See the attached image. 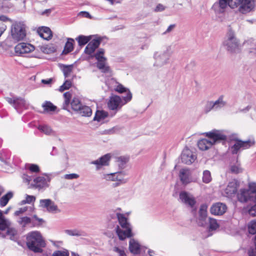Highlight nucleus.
<instances>
[{
	"label": "nucleus",
	"instance_id": "1",
	"mask_svg": "<svg viewBox=\"0 0 256 256\" xmlns=\"http://www.w3.org/2000/svg\"><path fill=\"white\" fill-rule=\"evenodd\" d=\"M255 5L254 0H218L214 3L212 9L215 14H219L224 13L230 6L232 9L238 8V12L246 14L254 10Z\"/></svg>",
	"mask_w": 256,
	"mask_h": 256
},
{
	"label": "nucleus",
	"instance_id": "2",
	"mask_svg": "<svg viewBox=\"0 0 256 256\" xmlns=\"http://www.w3.org/2000/svg\"><path fill=\"white\" fill-rule=\"evenodd\" d=\"M26 35L25 24L22 22H15L11 26L10 36L5 40L4 44L8 47L10 48L16 42L24 40Z\"/></svg>",
	"mask_w": 256,
	"mask_h": 256
},
{
	"label": "nucleus",
	"instance_id": "3",
	"mask_svg": "<svg viewBox=\"0 0 256 256\" xmlns=\"http://www.w3.org/2000/svg\"><path fill=\"white\" fill-rule=\"evenodd\" d=\"M237 196L240 202H250L254 204L248 209V213L253 216H256V183L250 182L248 189H241Z\"/></svg>",
	"mask_w": 256,
	"mask_h": 256
},
{
	"label": "nucleus",
	"instance_id": "4",
	"mask_svg": "<svg viewBox=\"0 0 256 256\" xmlns=\"http://www.w3.org/2000/svg\"><path fill=\"white\" fill-rule=\"evenodd\" d=\"M205 134L210 140L203 138L198 142V146L202 150H206L213 144L227 140L226 136L222 131L218 130H214L211 132L205 133Z\"/></svg>",
	"mask_w": 256,
	"mask_h": 256
},
{
	"label": "nucleus",
	"instance_id": "5",
	"mask_svg": "<svg viewBox=\"0 0 256 256\" xmlns=\"http://www.w3.org/2000/svg\"><path fill=\"white\" fill-rule=\"evenodd\" d=\"M26 246L34 252L42 253L43 252L42 248L46 246V243L40 232L33 231L27 234Z\"/></svg>",
	"mask_w": 256,
	"mask_h": 256
},
{
	"label": "nucleus",
	"instance_id": "6",
	"mask_svg": "<svg viewBox=\"0 0 256 256\" xmlns=\"http://www.w3.org/2000/svg\"><path fill=\"white\" fill-rule=\"evenodd\" d=\"M116 216L120 226H116V230L119 239L124 240L126 238L131 237L132 226L128 218L122 214L116 213Z\"/></svg>",
	"mask_w": 256,
	"mask_h": 256
},
{
	"label": "nucleus",
	"instance_id": "7",
	"mask_svg": "<svg viewBox=\"0 0 256 256\" xmlns=\"http://www.w3.org/2000/svg\"><path fill=\"white\" fill-rule=\"evenodd\" d=\"M10 222L3 216L2 210H0V237L5 238L8 236L11 240L16 241L18 240V232L14 228H9Z\"/></svg>",
	"mask_w": 256,
	"mask_h": 256
},
{
	"label": "nucleus",
	"instance_id": "8",
	"mask_svg": "<svg viewBox=\"0 0 256 256\" xmlns=\"http://www.w3.org/2000/svg\"><path fill=\"white\" fill-rule=\"evenodd\" d=\"M172 54L170 46H164L160 52H155L154 54V58L155 60L154 66L161 67L168 64Z\"/></svg>",
	"mask_w": 256,
	"mask_h": 256
},
{
	"label": "nucleus",
	"instance_id": "9",
	"mask_svg": "<svg viewBox=\"0 0 256 256\" xmlns=\"http://www.w3.org/2000/svg\"><path fill=\"white\" fill-rule=\"evenodd\" d=\"M132 98V94L128 92V95L121 98L120 96L114 95L110 98L108 103L110 110H114L116 112L121 109L122 107L130 102Z\"/></svg>",
	"mask_w": 256,
	"mask_h": 256
},
{
	"label": "nucleus",
	"instance_id": "10",
	"mask_svg": "<svg viewBox=\"0 0 256 256\" xmlns=\"http://www.w3.org/2000/svg\"><path fill=\"white\" fill-rule=\"evenodd\" d=\"M104 50L100 48L94 54V56L97 60L96 66L98 69L103 72L109 71L110 68L106 65V58L104 56Z\"/></svg>",
	"mask_w": 256,
	"mask_h": 256
},
{
	"label": "nucleus",
	"instance_id": "11",
	"mask_svg": "<svg viewBox=\"0 0 256 256\" xmlns=\"http://www.w3.org/2000/svg\"><path fill=\"white\" fill-rule=\"evenodd\" d=\"M224 45L226 47L228 50L232 52L238 47V40L235 37L234 32L230 30L227 34L226 38L224 40Z\"/></svg>",
	"mask_w": 256,
	"mask_h": 256
},
{
	"label": "nucleus",
	"instance_id": "12",
	"mask_svg": "<svg viewBox=\"0 0 256 256\" xmlns=\"http://www.w3.org/2000/svg\"><path fill=\"white\" fill-rule=\"evenodd\" d=\"M254 144V140L242 141L236 140L235 144L231 147L232 152L233 154H236L240 148L242 150L248 148Z\"/></svg>",
	"mask_w": 256,
	"mask_h": 256
},
{
	"label": "nucleus",
	"instance_id": "13",
	"mask_svg": "<svg viewBox=\"0 0 256 256\" xmlns=\"http://www.w3.org/2000/svg\"><path fill=\"white\" fill-rule=\"evenodd\" d=\"M40 206L41 208H45L47 211L52 213H57L60 212L58 206L54 202L50 199H42L40 201Z\"/></svg>",
	"mask_w": 256,
	"mask_h": 256
},
{
	"label": "nucleus",
	"instance_id": "14",
	"mask_svg": "<svg viewBox=\"0 0 256 256\" xmlns=\"http://www.w3.org/2000/svg\"><path fill=\"white\" fill-rule=\"evenodd\" d=\"M34 50V47L28 43L22 42L18 44L14 48L15 52L18 54L29 53Z\"/></svg>",
	"mask_w": 256,
	"mask_h": 256
},
{
	"label": "nucleus",
	"instance_id": "15",
	"mask_svg": "<svg viewBox=\"0 0 256 256\" xmlns=\"http://www.w3.org/2000/svg\"><path fill=\"white\" fill-rule=\"evenodd\" d=\"M238 186V184L236 180H234L230 182L224 190V196L228 198L234 196L237 192Z\"/></svg>",
	"mask_w": 256,
	"mask_h": 256
},
{
	"label": "nucleus",
	"instance_id": "16",
	"mask_svg": "<svg viewBox=\"0 0 256 256\" xmlns=\"http://www.w3.org/2000/svg\"><path fill=\"white\" fill-rule=\"evenodd\" d=\"M196 156L188 148H185L181 154V160L183 163L186 164H190L195 160Z\"/></svg>",
	"mask_w": 256,
	"mask_h": 256
},
{
	"label": "nucleus",
	"instance_id": "17",
	"mask_svg": "<svg viewBox=\"0 0 256 256\" xmlns=\"http://www.w3.org/2000/svg\"><path fill=\"white\" fill-rule=\"evenodd\" d=\"M180 199L185 204L193 208L196 203L194 198L190 194L182 191L180 194Z\"/></svg>",
	"mask_w": 256,
	"mask_h": 256
},
{
	"label": "nucleus",
	"instance_id": "18",
	"mask_svg": "<svg viewBox=\"0 0 256 256\" xmlns=\"http://www.w3.org/2000/svg\"><path fill=\"white\" fill-rule=\"evenodd\" d=\"M248 232L251 234H256V236L253 239L254 248L251 247L248 250V254L249 256H256V220L252 221L249 224Z\"/></svg>",
	"mask_w": 256,
	"mask_h": 256
},
{
	"label": "nucleus",
	"instance_id": "19",
	"mask_svg": "<svg viewBox=\"0 0 256 256\" xmlns=\"http://www.w3.org/2000/svg\"><path fill=\"white\" fill-rule=\"evenodd\" d=\"M207 208L208 206L206 204H202L200 206L199 210V217L198 219V224L200 226H204L206 223L207 218Z\"/></svg>",
	"mask_w": 256,
	"mask_h": 256
},
{
	"label": "nucleus",
	"instance_id": "20",
	"mask_svg": "<svg viewBox=\"0 0 256 256\" xmlns=\"http://www.w3.org/2000/svg\"><path fill=\"white\" fill-rule=\"evenodd\" d=\"M227 207L224 204L218 202L212 206L210 212L214 215H222L226 210Z\"/></svg>",
	"mask_w": 256,
	"mask_h": 256
},
{
	"label": "nucleus",
	"instance_id": "21",
	"mask_svg": "<svg viewBox=\"0 0 256 256\" xmlns=\"http://www.w3.org/2000/svg\"><path fill=\"white\" fill-rule=\"evenodd\" d=\"M110 154H106L100 157L99 159L91 162L90 164L96 165V170H98L102 166H108V162L110 160Z\"/></svg>",
	"mask_w": 256,
	"mask_h": 256
},
{
	"label": "nucleus",
	"instance_id": "22",
	"mask_svg": "<svg viewBox=\"0 0 256 256\" xmlns=\"http://www.w3.org/2000/svg\"><path fill=\"white\" fill-rule=\"evenodd\" d=\"M39 36L44 40H49L52 38V32L50 28L42 27L38 30Z\"/></svg>",
	"mask_w": 256,
	"mask_h": 256
},
{
	"label": "nucleus",
	"instance_id": "23",
	"mask_svg": "<svg viewBox=\"0 0 256 256\" xmlns=\"http://www.w3.org/2000/svg\"><path fill=\"white\" fill-rule=\"evenodd\" d=\"M179 177L183 184H188L190 182V171L188 169H182L180 171Z\"/></svg>",
	"mask_w": 256,
	"mask_h": 256
},
{
	"label": "nucleus",
	"instance_id": "24",
	"mask_svg": "<svg viewBox=\"0 0 256 256\" xmlns=\"http://www.w3.org/2000/svg\"><path fill=\"white\" fill-rule=\"evenodd\" d=\"M140 245L138 242L134 238H130L129 242V250L134 254H138L140 252Z\"/></svg>",
	"mask_w": 256,
	"mask_h": 256
},
{
	"label": "nucleus",
	"instance_id": "25",
	"mask_svg": "<svg viewBox=\"0 0 256 256\" xmlns=\"http://www.w3.org/2000/svg\"><path fill=\"white\" fill-rule=\"evenodd\" d=\"M64 232L70 236H86L88 235L86 232L84 231L76 228L73 230H64Z\"/></svg>",
	"mask_w": 256,
	"mask_h": 256
},
{
	"label": "nucleus",
	"instance_id": "26",
	"mask_svg": "<svg viewBox=\"0 0 256 256\" xmlns=\"http://www.w3.org/2000/svg\"><path fill=\"white\" fill-rule=\"evenodd\" d=\"M76 112L82 116L89 117L92 114V110L90 107L82 104L80 106V110H78Z\"/></svg>",
	"mask_w": 256,
	"mask_h": 256
},
{
	"label": "nucleus",
	"instance_id": "27",
	"mask_svg": "<svg viewBox=\"0 0 256 256\" xmlns=\"http://www.w3.org/2000/svg\"><path fill=\"white\" fill-rule=\"evenodd\" d=\"M74 39L72 38H68V40L65 44L62 53L66 54L71 52L74 49Z\"/></svg>",
	"mask_w": 256,
	"mask_h": 256
},
{
	"label": "nucleus",
	"instance_id": "28",
	"mask_svg": "<svg viewBox=\"0 0 256 256\" xmlns=\"http://www.w3.org/2000/svg\"><path fill=\"white\" fill-rule=\"evenodd\" d=\"M112 81L117 84L114 88L116 92L120 94L126 92V96L128 95V92H130L129 89L124 87L122 84L116 82L114 79H112Z\"/></svg>",
	"mask_w": 256,
	"mask_h": 256
},
{
	"label": "nucleus",
	"instance_id": "29",
	"mask_svg": "<svg viewBox=\"0 0 256 256\" xmlns=\"http://www.w3.org/2000/svg\"><path fill=\"white\" fill-rule=\"evenodd\" d=\"M208 222H209V226H208V236H210L212 235V234L210 233L211 231L216 230L218 227L219 224L218 223L216 220L214 218H208Z\"/></svg>",
	"mask_w": 256,
	"mask_h": 256
},
{
	"label": "nucleus",
	"instance_id": "30",
	"mask_svg": "<svg viewBox=\"0 0 256 256\" xmlns=\"http://www.w3.org/2000/svg\"><path fill=\"white\" fill-rule=\"evenodd\" d=\"M42 107L44 108V112H54L56 109V106H54L50 101H46L42 104Z\"/></svg>",
	"mask_w": 256,
	"mask_h": 256
},
{
	"label": "nucleus",
	"instance_id": "31",
	"mask_svg": "<svg viewBox=\"0 0 256 256\" xmlns=\"http://www.w3.org/2000/svg\"><path fill=\"white\" fill-rule=\"evenodd\" d=\"M13 196V194L11 192H9L6 194L2 196L0 198V206L4 207L6 205L9 200Z\"/></svg>",
	"mask_w": 256,
	"mask_h": 256
},
{
	"label": "nucleus",
	"instance_id": "32",
	"mask_svg": "<svg viewBox=\"0 0 256 256\" xmlns=\"http://www.w3.org/2000/svg\"><path fill=\"white\" fill-rule=\"evenodd\" d=\"M64 104H62V108L64 110H68L69 105L70 104V101L72 98V94L70 92H66L64 94Z\"/></svg>",
	"mask_w": 256,
	"mask_h": 256
},
{
	"label": "nucleus",
	"instance_id": "33",
	"mask_svg": "<svg viewBox=\"0 0 256 256\" xmlns=\"http://www.w3.org/2000/svg\"><path fill=\"white\" fill-rule=\"evenodd\" d=\"M115 174L116 181L120 182L121 183H126L128 182V180L124 178L127 174L124 171L116 172Z\"/></svg>",
	"mask_w": 256,
	"mask_h": 256
},
{
	"label": "nucleus",
	"instance_id": "34",
	"mask_svg": "<svg viewBox=\"0 0 256 256\" xmlns=\"http://www.w3.org/2000/svg\"><path fill=\"white\" fill-rule=\"evenodd\" d=\"M34 185L36 188H42L46 183V179L43 176H38L34 180Z\"/></svg>",
	"mask_w": 256,
	"mask_h": 256
},
{
	"label": "nucleus",
	"instance_id": "35",
	"mask_svg": "<svg viewBox=\"0 0 256 256\" xmlns=\"http://www.w3.org/2000/svg\"><path fill=\"white\" fill-rule=\"evenodd\" d=\"M72 108L76 112L78 110H80V106L82 105L78 98L74 97L73 98L70 102Z\"/></svg>",
	"mask_w": 256,
	"mask_h": 256
},
{
	"label": "nucleus",
	"instance_id": "36",
	"mask_svg": "<svg viewBox=\"0 0 256 256\" xmlns=\"http://www.w3.org/2000/svg\"><path fill=\"white\" fill-rule=\"evenodd\" d=\"M38 129L42 132L44 133L46 135H54L55 134L54 132L47 125H42L38 127Z\"/></svg>",
	"mask_w": 256,
	"mask_h": 256
},
{
	"label": "nucleus",
	"instance_id": "37",
	"mask_svg": "<svg viewBox=\"0 0 256 256\" xmlns=\"http://www.w3.org/2000/svg\"><path fill=\"white\" fill-rule=\"evenodd\" d=\"M108 112L104 110H98L95 114L94 118V120H97L100 122L101 120H104V118L108 116Z\"/></svg>",
	"mask_w": 256,
	"mask_h": 256
},
{
	"label": "nucleus",
	"instance_id": "38",
	"mask_svg": "<svg viewBox=\"0 0 256 256\" xmlns=\"http://www.w3.org/2000/svg\"><path fill=\"white\" fill-rule=\"evenodd\" d=\"M16 102L14 108L16 109L18 108H24L26 106V102L24 99L22 98L16 97Z\"/></svg>",
	"mask_w": 256,
	"mask_h": 256
},
{
	"label": "nucleus",
	"instance_id": "39",
	"mask_svg": "<svg viewBox=\"0 0 256 256\" xmlns=\"http://www.w3.org/2000/svg\"><path fill=\"white\" fill-rule=\"evenodd\" d=\"M91 36H78L76 40H78V44L80 46H84L90 41Z\"/></svg>",
	"mask_w": 256,
	"mask_h": 256
},
{
	"label": "nucleus",
	"instance_id": "40",
	"mask_svg": "<svg viewBox=\"0 0 256 256\" xmlns=\"http://www.w3.org/2000/svg\"><path fill=\"white\" fill-rule=\"evenodd\" d=\"M128 162V158L126 157L120 156L116 158V162L119 168H124Z\"/></svg>",
	"mask_w": 256,
	"mask_h": 256
},
{
	"label": "nucleus",
	"instance_id": "41",
	"mask_svg": "<svg viewBox=\"0 0 256 256\" xmlns=\"http://www.w3.org/2000/svg\"><path fill=\"white\" fill-rule=\"evenodd\" d=\"M212 180L211 174L208 170H205L203 172L202 182L204 183L208 184L211 182Z\"/></svg>",
	"mask_w": 256,
	"mask_h": 256
},
{
	"label": "nucleus",
	"instance_id": "42",
	"mask_svg": "<svg viewBox=\"0 0 256 256\" xmlns=\"http://www.w3.org/2000/svg\"><path fill=\"white\" fill-rule=\"evenodd\" d=\"M18 222L23 228L25 227L28 224L32 222L31 218L28 216L20 218Z\"/></svg>",
	"mask_w": 256,
	"mask_h": 256
},
{
	"label": "nucleus",
	"instance_id": "43",
	"mask_svg": "<svg viewBox=\"0 0 256 256\" xmlns=\"http://www.w3.org/2000/svg\"><path fill=\"white\" fill-rule=\"evenodd\" d=\"M72 86V82L70 80H66L59 88V91L62 92L64 90L69 89Z\"/></svg>",
	"mask_w": 256,
	"mask_h": 256
},
{
	"label": "nucleus",
	"instance_id": "44",
	"mask_svg": "<svg viewBox=\"0 0 256 256\" xmlns=\"http://www.w3.org/2000/svg\"><path fill=\"white\" fill-rule=\"evenodd\" d=\"M36 200V198L32 196H30L28 194L26 195V200H22L20 202V204L21 205L24 204H30Z\"/></svg>",
	"mask_w": 256,
	"mask_h": 256
},
{
	"label": "nucleus",
	"instance_id": "45",
	"mask_svg": "<svg viewBox=\"0 0 256 256\" xmlns=\"http://www.w3.org/2000/svg\"><path fill=\"white\" fill-rule=\"evenodd\" d=\"M72 65L64 66L63 68V72L65 78L68 77L72 72Z\"/></svg>",
	"mask_w": 256,
	"mask_h": 256
},
{
	"label": "nucleus",
	"instance_id": "46",
	"mask_svg": "<svg viewBox=\"0 0 256 256\" xmlns=\"http://www.w3.org/2000/svg\"><path fill=\"white\" fill-rule=\"evenodd\" d=\"M214 103H216V110H217L219 108H220L224 107L226 105V102L223 101L222 100V96H220L218 99L214 102Z\"/></svg>",
	"mask_w": 256,
	"mask_h": 256
},
{
	"label": "nucleus",
	"instance_id": "47",
	"mask_svg": "<svg viewBox=\"0 0 256 256\" xmlns=\"http://www.w3.org/2000/svg\"><path fill=\"white\" fill-rule=\"evenodd\" d=\"M216 103H214V102L210 101L208 102L205 106L204 111L206 112H208L212 110H216Z\"/></svg>",
	"mask_w": 256,
	"mask_h": 256
},
{
	"label": "nucleus",
	"instance_id": "48",
	"mask_svg": "<svg viewBox=\"0 0 256 256\" xmlns=\"http://www.w3.org/2000/svg\"><path fill=\"white\" fill-rule=\"evenodd\" d=\"M52 256H69V252L66 250H58L54 252Z\"/></svg>",
	"mask_w": 256,
	"mask_h": 256
},
{
	"label": "nucleus",
	"instance_id": "49",
	"mask_svg": "<svg viewBox=\"0 0 256 256\" xmlns=\"http://www.w3.org/2000/svg\"><path fill=\"white\" fill-rule=\"evenodd\" d=\"M96 50V48L89 42L85 48L84 52L87 54L90 55L94 53Z\"/></svg>",
	"mask_w": 256,
	"mask_h": 256
},
{
	"label": "nucleus",
	"instance_id": "50",
	"mask_svg": "<svg viewBox=\"0 0 256 256\" xmlns=\"http://www.w3.org/2000/svg\"><path fill=\"white\" fill-rule=\"evenodd\" d=\"M102 41V38L100 37L92 40L90 42L95 48H97L100 42Z\"/></svg>",
	"mask_w": 256,
	"mask_h": 256
},
{
	"label": "nucleus",
	"instance_id": "51",
	"mask_svg": "<svg viewBox=\"0 0 256 256\" xmlns=\"http://www.w3.org/2000/svg\"><path fill=\"white\" fill-rule=\"evenodd\" d=\"M115 172L110 173L108 174H104L102 178L106 180L109 181H116Z\"/></svg>",
	"mask_w": 256,
	"mask_h": 256
},
{
	"label": "nucleus",
	"instance_id": "52",
	"mask_svg": "<svg viewBox=\"0 0 256 256\" xmlns=\"http://www.w3.org/2000/svg\"><path fill=\"white\" fill-rule=\"evenodd\" d=\"M230 170L232 173L238 174L242 172V169L238 165H232L230 166Z\"/></svg>",
	"mask_w": 256,
	"mask_h": 256
},
{
	"label": "nucleus",
	"instance_id": "53",
	"mask_svg": "<svg viewBox=\"0 0 256 256\" xmlns=\"http://www.w3.org/2000/svg\"><path fill=\"white\" fill-rule=\"evenodd\" d=\"M64 178L66 180L76 179L79 178V175L76 174H70L64 175Z\"/></svg>",
	"mask_w": 256,
	"mask_h": 256
},
{
	"label": "nucleus",
	"instance_id": "54",
	"mask_svg": "<svg viewBox=\"0 0 256 256\" xmlns=\"http://www.w3.org/2000/svg\"><path fill=\"white\" fill-rule=\"evenodd\" d=\"M30 170L33 172H38L40 171L39 167L38 165L34 164H30L28 168Z\"/></svg>",
	"mask_w": 256,
	"mask_h": 256
},
{
	"label": "nucleus",
	"instance_id": "55",
	"mask_svg": "<svg viewBox=\"0 0 256 256\" xmlns=\"http://www.w3.org/2000/svg\"><path fill=\"white\" fill-rule=\"evenodd\" d=\"M44 222V220L42 218H38L37 220H36V222H32V226H41Z\"/></svg>",
	"mask_w": 256,
	"mask_h": 256
},
{
	"label": "nucleus",
	"instance_id": "56",
	"mask_svg": "<svg viewBox=\"0 0 256 256\" xmlns=\"http://www.w3.org/2000/svg\"><path fill=\"white\" fill-rule=\"evenodd\" d=\"M78 16L83 18H92V16H90V14H89V12L86 11H82L80 12L78 14Z\"/></svg>",
	"mask_w": 256,
	"mask_h": 256
},
{
	"label": "nucleus",
	"instance_id": "57",
	"mask_svg": "<svg viewBox=\"0 0 256 256\" xmlns=\"http://www.w3.org/2000/svg\"><path fill=\"white\" fill-rule=\"evenodd\" d=\"M114 251L118 253L120 255V256H126V254L124 252V251L120 248L118 247L115 246L114 248Z\"/></svg>",
	"mask_w": 256,
	"mask_h": 256
},
{
	"label": "nucleus",
	"instance_id": "58",
	"mask_svg": "<svg viewBox=\"0 0 256 256\" xmlns=\"http://www.w3.org/2000/svg\"><path fill=\"white\" fill-rule=\"evenodd\" d=\"M27 210V208H20L18 210H16L14 212L15 216H19L20 214H23L24 212H26Z\"/></svg>",
	"mask_w": 256,
	"mask_h": 256
},
{
	"label": "nucleus",
	"instance_id": "59",
	"mask_svg": "<svg viewBox=\"0 0 256 256\" xmlns=\"http://www.w3.org/2000/svg\"><path fill=\"white\" fill-rule=\"evenodd\" d=\"M175 27L176 25L174 24H170L167 28L166 30L162 33V34H166L172 31L173 30Z\"/></svg>",
	"mask_w": 256,
	"mask_h": 256
},
{
	"label": "nucleus",
	"instance_id": "60",
	"mask_svg": "<svg viewBox=\"0 0 256 256\" xmlns=\"http://www.w3.org/2000/svg\"><path fill=\"white\" fill-rule=\"evenodd\" d=\"M6 101L10 104H12L13 106L14 107V104H15V102H16V97L14 98H6Z\"/></svg>",
	"mask_w": 256,
	"mask_h": 256
},
{
	"label": "nucleus",
	"instance_id": "61",
	"mask_svg": "<svg viewBox=\"0 0 256 256\" xmlns=\"http://www.w3.org/2000/svg\"><path fill=\"white\" fill-rule=\"evenodd\" d=\"M6 28V26L2 22L0 23V37Z\"/></svg>",
	"mask_w": 256,
	"mask_h": 256
},
{
	"label": "nucleus",
	"instance_id": "62",
	"mask_svg": "<svg viewBox=\"0 0 256 256\" xmlns=\"http://www.w3.org/2000/svg\"><path fill=\"white\" fill-rule=\"evenodd\" d=\"M165 7L162 4H158L155 8L156 12H162L164 10Z\"/></svg>",
	"mask_w": 256,
	"mask_h": 256
},
{
	"label": "nucleus",
	"instance_id": "63",
	"mask_svg": "<svg viewBox=\"0 0 256 256\" xmlns=\"http://www.w3.org/2000/svg\"><path fill=\"white\" fill-rule=\"evenodd\" d=\"M22 178L24 180V181L25 182H28V183L32 180L31 176H28L25 174H23Z\"/></svg>",
	"mask_w": 256,
	"mask_h": 256
},
{
	"label": "nucleus",
	"instance_id": "64",
	"mask_svg": "<svg viewBox=\"0 0 256 256\" xmlns=\"http://www.w3.org/2000/svg\"><path fill=\"white\" fill-rule=\"evenodd\" d=\"M52 82V78H49V79H47V80L43 79L42 80V82L44 84H51Z\"/></svg>",
	"mask_w": 256,
	"mask_h": 256
}]
</instances>
